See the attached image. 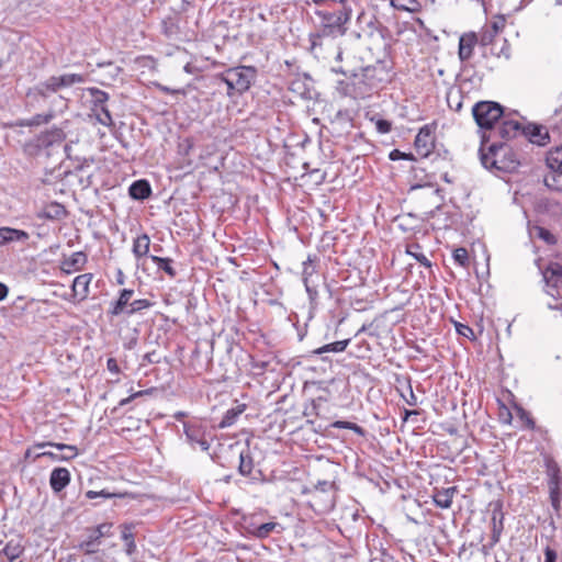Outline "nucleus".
Masks as SVG:
<instances>
[{
  "label": "nucleus",
  "instance_id": "12",
  "mask_svg": "<svg viewBox=\"0 0 562 562\" xmlns=\"http://www.w3.org/2000/svg\"><path fill=\"white\" fill-rule=\"evenodd\" d=\"M30 238L27 232L12 227H0V247L11 243H25Z\"/></svg>",
  "mask_w": 562,
  "mask_h": 562
},
{
  "label": "nucleus",
  "instance_id": "16",
  "mask_svg": "<svg viewBox=\"0 0 562 562\" xmlns=\"http://www.w3.org/2000/svg\"><path fill=\"white\" fill-rule=\"evenodd\" d=\"M415 148L418 155L427 157L432 150V138L428 128L423 127L415 137Z\"/></svg>",
  "mask_w": 562,
  "mask_h": 562
},
{
  "label": "nucleus",
  "instance_id": "46",
  "mask_svg": "<svg viewBox=\"0 0 562 562\" xmlns=\"http://www.w3.org/2000/svg\"><path fill=\"white\" fill-rule=\"evenodd\" d=\"M100 113L97 114V120L104 126L113 125L112 115L106 106L99 109Z\"/></svg>",
  "mask_w": 562,
  "mask_h": 562
},
{
  "label": "nucleus",
  "instance_id": "33",
  "mask_svg": "<svg viewBox=\"0 0 562 562\" xmlns=\"http://www.w3.org/2000/svg\"><path fill=\"white\" fill-rule=\"evenodd\" d=\"M150 259L153 262H155L158 267V269L165 271L169 277L175 278L177 274V271L172 267V259L170 258H162L155 255L150 256Z\"/></svg>",
  "mask_w": 562,
  "mask_h": 562
},
{
  "label": "nucleus",
  "instance_id": "43",
  "mask_svg": "<svg viewBox=\"0 0 562 562\" xmlns=\"http://www.w3.org/2000/svg\"><path fill=\"white\" fill-rule=\"evenodd\" d=\"M86 496L90 499H93V498H97V497H103V498H113V497H125L126 494H121V493H112V492H109L108 490H102L100 492H95V491H88L86 493Z\"/></svg>",
  "mask_w": 562,
  "mask_h": 562
},
{
  "label": "nucleus",
  "instance_id": "39",
  "mask_svg": "<svg viewBox=\"0 0 562 562\" xmlns=\"http://www.w3.org/2000/svg\"><path fill=\"white\" fill-rule=\"evenodd\" d=\"M53 119V114H36L21 122V126H40L48 123Z\"/></svg>",
  "mask_w": 562,
  "mask_h": 562
},
{
  "label": "nucleus",
  "instance_id": "63",
  "mask_svg": "<svg viewBox=\"0 0 562 562\" xmlns=\"http://www.w3.org/2000/svg\"><path fill=\"white\" fill-rule=\"evenodd\" d=\"M140 395H143V392H142V391L136 392L135 394H133V395H131V396H128V397H126V398H123V400L120 402V406H124V405L128 404L133 398L138 397V396H140Z\"/></svg>",
  "mask_w": 562,
  "mask_h": 562
},
{
  "label": "nucleus",
  "instance_id": "55",
  "mask_svg": "<svg viewBox=\"0 0 562 562\" xmlns=\"http://www.w3.org/2000/svg\"><path fill=\"white\" fill-rule=\"evenodd\" d=\"M157 88L164 92V93H170V94H184V90L183 89H172V88H169L167 86H164V85H160L158 83L157 85Z\"/></svg>",
  "mask_w": 562,
  "mask_h": 562
},
{
  "label": "nucleus",
  "instance_id": "45",
  "mask_svg": "<svg viewBox=\"0 0 562 562\" xmlns=\"http://www.w3.org/2000/svg\"><path fill=\"white\" fill-rule=\"evenodd\" d=\"M151 304L148 300H145V299H139V300H135L133 301L131 304H130V308L127 310V314L128 315H132L136 312H139L142 310H145L147 307H149Z\"/></svg>",
  "mask_w": 562,
  "mask_h": 562
},
{
  "label": "nucleus",
  "instance_id": "27",
  "mask_svg": "<svg viewBox=\"0 0 562 562\" xmlns=\"http://www.w3.org/2000/svg\"><path fill=\"white\" fill-rule=\"evenodd\" d=\"M543 182L548 189L562 192V171H550L544 176Z\"/></svg>",
  "mask_w": 562,
  "mask_h": 562
},
{
  "label": "nucleus",
  "instance_id": "29",
  "mask_svg": "<svg viewBox=\"0 0 562 562\" xmlns=\"http://www.w3.org/2000/svg\"><path fill=\"white\" fill-rule=\"evenodd\" d=\"M57 77L61 89L83 83L86 81V76L81 74H63L58 75Z\"/></svg>",
  "mask_w": 562,
  "mask_h": 562
},
{
  "label": "nucleus",
  "instance_id": "58",
  "mask_svg": "<svg viewBox=\"0 0 562 562\" xmlns=\"http://www.w3.org/2000/svg\"><path fill=\"white\" fill-rule=\"evenodd\" d=\"M110 527H111L110 525H105V524L98 526L93 536L100 541V538L103 537L104 535H106Z\"/></svg>",
  "mask_w": 562,
  "mask_h": 562
},
{
  "label": "nucleus",
  "instance_id": "21",
  "mask_svg": "<svg viewBox=\"0 0 562 562\" xmlns=\"http://www.w3.org/2000/svg\"><path fill=\"white\" fill-rule=\"evenodd\" d=\"M277 529H282L278 522H265L260 526L247 528V532L257 539H265Z\"/></svg>",
  "mask_w": 562,
  "mask_h": 562
},
{
  "label": "nucleus",
  "instance_id": "25",
  "mask_svg": "<svg viewBox=\"0 0 562 562\" xmlns=\"http://www.w3.org/2000/svg\"><path fill=\"white\" fill-rule=\"evenodd\" d=\"M150 239L147 234L138 236L133 244V254L136 258L144 257L148 254Z\"/></svg>",
  "mask_w": 562,
  "mask_h": 562
},
{
  "label": "nucleus",
  "instance_id": "2",
  "mask_svg": "<svg viewBox=\"0 0 562 562\" xmlns=\"http://www.w3.org/2000/svg\"><path fill=\"white\" fill-rule=\"evenodd\" d=\"M331 70L346 77V80L337 81L336 89L341 95L352 94V87L356 88L359 86L360 93L364 92V90L361 88V85H364L369 89L375 87V85L371 81L375 69L371 66L360 68L359 72L355 69H348L341 66L333 67Z\"/></svg>",
  "mask_w": 562,
  "mask_h": 562
},
{
  "label": "nucleus",
  "instance_id": "9",
  "mask_svg": "<svg viewBox=\"0 0 562 562\" xmlns=\"http://www.w3.org/2000/svg\"><path fill=\"white\" fill-rule=\"evenodd\" d=\"M184 434L191 446L198 445L202 451L210 449V442L205 439V432L201 426L184 425Z\"/></svg>",
  "mask_w": 562,
  "mask_h": 562
},
{
  "label": "nucleus",
  "instance_id": "3",
  "mask_svg": "<svg viewBox=\"0 0 562 562\" xmlns=\"http://www.w3.org/2000/svg\"><path fill=\"white\" fill-rule=\"evenodd\" d=\"M315 13L322 16V33L326 36L342 35L346 32V23L351 18V9L342 4V8L338 11L328 12L317 10Z\"/></svg>",
  "mask_w": 562,
  "mask_h": 562
},
{
  "label": "nucleus",
  "instance_id": "34",
  "mask_svg": "<svg viewBox=\"0 0 562 562\" xmlns=\"http://www.w3.org/2000/svg\"><path fill=\"white\" fill-rule=\"evenodd\" d=\"M350 339L338 340L314 350V353L322 355L324 352H342L349 345Z\"/></svg>",
  "mask_w": 562,
  "mask_h": 562
},
{
  "label": "nucleus",
  "instance_id": "26",
  "mask_svg": "<svg viewBox=\"0 0 562 562\" xmlns=\"http://www.w3.org/2000/svg\"><path fill=\"white\" fill-rule=\"evenodd\" d=\"M14 52V43L0 33V67L7 63Z\"/></svg>",
  "mask_w": 562,
  "mask_h": 562
},
{
  "label": "nucleus",
  "instance_id": "13",
  "mask_svg": "<svg viewBox=\"0 0 562 562\" xmlns=\"http://www.w3.org/2000/svg\"><path fill=\"white\" fill-rule=\"evenodd\" d=\"M458 493L457 486H449L446 488H435L432 499L437 507L448 509L451 507L452 499Z\"/></svg>",
  "mask_w": 562,
  "mask_h": 562
},
{
  "label": "nucleus",
  "instance_id": "8",
  "mask_svg": "<svg viewBox=\"0 0 562 562\" xmlns=\"http://www.w3.org/2000/svg\"><path fill=\"white\" fill-rule=\"evenodd\" d=\"M54 447L58 450H69V453L58 454L52 451H43L35 456V458L47 457L55 461L61 460H70L74 459L78 454V449L75 446L65 445V443H56V442H42L38 443V447Z\"/></svg>",
  "mask_w": 562,
  "mask_h": 562
},
{
  "label": "nucleus",
  "instance_id": "62",
  "mask_svg": "<svg viewBox=\"0 0 562 562\" xmlns=\"http://www.w3.org/2000/svg\"><path fill=\"white\" fill-rule=\"evenodd\" d=\"M501 535H502V532H501V531H498V530H492V537H491L492 542H491V547L495 546V544L499 541V539H501Z\"/></svg>",
  "mask_w": 562,
  "mask_h": 562
},
{
  "label": "nucleus",
  "instance_id": "61",
  "mask_svg": "<svg viewBox=\"0 0 562 562\" xmlns=\"http://www.w3.org/2000/svg\"><path fill=\"white\" fill-rule=\"evenodd\" d=\"M42 448L43 447H38V443L34 445L32 448L27 449V451L25 453V457L26 458H33L34 460H36L37 458H35V456L40 453L36 450L42 449Z\"/></svg>",
  "mask_w": 562,
  "mask_h": 562
},
{
  "label": "nucleus",
  "instance_id": "30",
  "mask_svg": "<svg viewBox=\"0 0 562 562\" xmlns=\"http://www.w3.org/2000/svg\"><path fill=\"white\" fill-rule=\"evenodd\" d=\"M391 5L397 10L407 12H418L422 9V4L418 0H391Z\"/></svg>",
  "mask_w": 562,
  "mask_h": 562
},
{
  "label": "nucleus",
  "instance_id": "19",
  "mask_svg": "<svg viewBox=\"0 0 562 562\" xmlns=\"http://www.w3.org/2000/svg\"><path fill=\"white\" fill-rule=\"evenodd\" d=\"M60 89L57 76H52L35 87L36 93L43 98H48L52 93H56Z\"/></svg>",
  "mask_w": 562,
  "mask_h": 562
},
{
  "label": "nucleus",
  "instance_id": "1",
  "mask_svg": "<svg viewBox=\"0 0 562 562\" xmlns=\"http://www.w3.org/2000/svg\"><path fill=\"white\" fill-rule=\"evenodd\" d=\"M480 160L484 168L503 172H514L519 167L517 154L505 143L491 144L485 151L484 140H482Z\"/></svg>",
  "mask_w": 562,
  "mask_h": 562
},
{
  "label": "nucleus",
  "instance_id": "10",
  "mask_svg": "<svg viewBox=\"0 0 562 562\" xmlns=\"http://www.w3.org/2000/svg\"><path fill=\"white\" fill-rule=\"evenodd\" d=\"M23 539L15 537L10 539L0 550V557L3 555L9 562H15L24 553Z\"/></svg>",
  "mask_w": 562,
  "mask_h": 562
},
{
  "label": "nucleus",
  "instance_id": "44",
  "mask_svg": "<svg viewBox=\"0 0 562 562\" xmlns=\"http://www.w3.org/2000/svg\"><path fill=\"white\" fill-rule=\"evenodd\" d=\"M218 79L227 86V95H232L233 92L237 93V86H235V81L229 74V71H225L218 76Z\"/></svg>",
  "mask_w": 562,
  "mask_h": 562
},
{
  "label": "nucleus",
  "instance_id": "31",
  "mask_svg": "<svg viewBox=\"0 0 562 562\" xmlns=\"http://www.w3.org/2000/svg\"><path fill=\"white\" fill-rule=\"evenodd\" d=\"M88 92L92 97L93 111L106 106L105 103L109 100V94L105 91L98 88H88Z\"/></svg>",
  "mask_w": 562,
  "mask_h": 562
},
{
  "label": "nucleus",
  "instance_id": "24",
  "mask_svg": "<svg viewBox=\"0 0 562 562\" xmlns=\"http://www.w3.org/2000/svg\"><path fill=\"white\" fill-rule=\"evenodd\" d=\"M546 161L550 171H562V147L548 151Z\"/></svg>",
  "mask_w": 562,
  "mask_h": 562
},
{
  "label": "nucleus",
  "instance_id": "53",
  "mask_svg": "<svg viewBox=\"0 0 562 562\" xmlns=\"http://www.w3.org/2000/svg\"><path fill=\"white\" fill-rule=\"evenodd\" d=\"M162 25H164V33L167 36L172 37L173 35L177 34L178 30L171 21H164Z\"/></svg>",
  "mask_w": 562,
  "mask_h": 562
},
{
  "label": "nucleus",
  "instance_id": "51",
  "mask_svg": "<svg viewBox=\"0 0 562 562\" xmlns=\"http://www.w3.org/2000/svg\"><path fill=\"white\" fill-rule=\"evenodd\" d=\"M376 131L381 134H386L391 131L392 124L387 120H378L375 122Z\"/></svg>",
  "mask_w": 562,
  "mask_h": 562
},
{
  "label": "nucleus",
  "instance_id": "36",
  "mask_svg": "<svg viewBox=\"0 0 562 562\" xmlns=\"http://www.w3.org/2000/svg\"><path fill=\"white\" fill-rule=\"evenodd\" d=\"M549 490H550V499H551V504H552V506L558 510L559 505H560V498H561V493H560V488H559V477H558V475H553V476L550 479V482H549Z\"/></svg>",
  "mask_w": 562,
  "mask_h": 562
},
{
  "label": "nucleus",
  "instance_id": "60",
  "mask_svg": "<svg viewBox=\"0 0 562 562\" xmlns=\"http://www.w3.org/2000/svg\"><path fill=\"white\" fill-rule=\"evenodd\" d=\"M303 86L304 85L301 81H293L291 83V90L294 92H299L302 97H305L306 90L305 89L302 90Z\"/></svg>",
  "mask_w": 562,
  "mask_h": 562
},
{
  "label": "nucleus",
  "instance_id": "11",
  "mask_svg": "<svg viewBox=\"0 0 562 562\" xmlns=\"http://www.w3.org/2000/svg\"><path fill=\"white\" fill-rule=\"evenodd\" d=\"M522 135L537 145H546L550 138L547 128L538 124H528L524 126Z\"/></svg>",
  "mask_w": 562,
  "mask_h": 562
},
{
  "label": "nucleus",
  "instance_id": "14",
  "mask_svg": "<svg viewBox=\"0 0 562 562\" xmlns=\"http://www.w3.org/2000/svg\"><path fill=\"white\" fill-rule=\"evenodd\" d=\"M476 43L477 37L473 32L460 36L458 55L461 61H467L472 57Z\"/></svg>",
  "mask_w": 562,
  "mask_h": 562
},
{
  "label": "nucleus",
  "instance_id": "20",
  "mask_svg": "<svg viewBox=\"0 0 562 562\" xmlns=\"http://www.w3.org/2000/svg\"><path fill=\"white\" fill-rule=\"evenodd\" d=\"M91 280V273H85L76 277L72 282V291L75 295L79 296L80 299H86L87 295L89 294V284Z\"/></svg>",
  "mask_w": 562,
  "mask_h": 562
},
{
  "label": "nucleus",
  "instance_id": "57",
  "mask_svg": "<svg viewBox=\"0 0 562 562\" xmlns=\"http://www.w3.org/2000/svg\"><path fill=\"white\" fill-rule=\"evenodd\" d=\"M106 368L110 372L117 374L120 372L119 364L114 358H109L106 361Z\"/></svg>",
  "mask_w": 562,
  "mask_h": 562
},
{
  "label": "nucleus",
  "instance_id": "17",
  "mask_svg": "<svg viewBox=\"0 0 562 562\" xmlns=\"http://www.w3.org/2000/svg\"><path fill=\"white\" fill-rule=\"evenodd\" d=\"M86 262V254L82 251H77L61 262V269L66 273H72L75 271L81 270Z\"/></svg>",
  "mask_w": 562,
  "mask_h": 562
},
{
  "label": "nucleus",
  "instance_id": "42",
  "mask_svg": "<svg viewBox=\"0 0 562 562\" xmlns=\"http://www.w3.org/2000/svg\"><path fill=\"white\" fill-rule=\"evenodd\" d=\"M333 427L335 428H345V429H350L352 431H355L356 434L360 435V436H363L364 435V429L355 424V423H351V422H346V420H337L333 424Z\"/></svg>",
  "mask_w": 562,
  "mask_h": 562
},
{
  "label": "nucleus",
  "instance_id": "50",
  "mask_svg": "<svg viewBox=\"0 0 562 562\" xmlns=\"http://www.w3.org/2000/svg\"><path fill=\"white\" fill-rule=\"evenodd\" d=\"M389 158L391 160H400V159H404V160H413V155L412 154H405V153H402L401 150L398 149H393L390 155H389Z\"/></svg>",
  "mask_w": 562,
  "mask_h": 562
},
{
  "label": "nucleus",
  "instance_id": "49",
  "mask_svg": "<svg viewBox=\"0 0 562 562\" xmlns=\"http://www.w3.org/2000/svg\"><path fill=\"white\" fill-rule=\"evenodd\" d=\"M456 330L459 335H461L463 337H467V338L474 337L473 329L471 327H469L468 325H464L461 323H456Z\"/></svg>",
  "mask_w": 562,
  "mask_h": 562
},
{
  "label": "nucleus",
  "instance_id": "47",
  "mask_svg": "<svg viewBox=\"0 0 562 562\" xmlns=\"http://www.w3.org/2000/svg\"><path fill=\"white\" fill-rule=\"evenodd\" d=\"M453 259L460 265V266H467L469 261V255L465 248H457L453 251Z\"/></svg>",
  "mask_w": 562,
  "mask_h": 562
},
{
  "label": "nucleus",
  "instance_id": "37",
  "mask_svg": "<svg viewBox=\"0 0 562 562\" xmlns=\"http://www.w3.org/2000/svg\"><path fill=\"white\" fill-rule=\"evenodd\" d=\"M420 246L418 244H411L407 246L406 252L414 257L419 263L425 267H430L431 263L429 259L420 251Z\"/></svg>",
  "mask_w": 562,
  "mask_h": 562
},
{
  "label": "nucleus",
  "instance_id": "28",
  "mask_svg": "<svg viewBox=\"0 0 562 562\" xmlns=\"http://www.w3.org/2000/svg\"><path fill=\"white\" fill-rule=\"evenodd\" d=\"M133 293L134 291L130 289L122 290L119 300L114 303L113 308L111 310V314L115 316L120 315L127 306Z\"/></svg>",
  "mask_w": 562,
  "mask_h": 562
},
{
  "label": "nucleus",
  "instance_id": "22",
  "mask_svg": "<svg viewBox=\"0 0 562 562\" xmlns=\"http://www.w3.org/2000/svg\"><path fill=\"white\" fill-rule=\"evenodd\" d=\"M254 470V459L249 448L243 449L239 453L238 472L244 476L251 474Z\"/></svg>",
  "mask_w": 562,
  "mask_h": 562
},
{
  "label": "nucleus",
  "instance_id": "4",
  "mask_svg": "<svg viewBox=\"0 0 562 562\" xmlns=\"http://www.w3.org/2000/svg\"><path fill=\"white\" fill-rule=\"evenodd\" d=\"M474 121L481 128L490 130L503 115V106L494 101H480L472 108Z\"/></svg>",
  "mask_w": 562,
  "mask_h": 562
},
{
  "label": "nucleus",
  "instance_id": "32",
  "mask_svg": "<svg viewBox=\"0 0 562 562\" xmlns=\"http://www.w3.org/2000/svg\"><path fill=\"white\" fill-rule=\"evenodd\" d=\"M67 211L60 203L54 202L47 205L44 210V216L50 220H59L66 216Z\"/></svg>",
  "mask_w": 562,
  "mask_h": 562
},
{
  "label": "nucleus",
  "instance_id": "18",
  "mask_svg": "<svg viewBox=\"0 0 562 562\" xmlns=\"http://www.w3.org/2000/svg\"><path fill=\"white\" fill-rule=\"evenodd\" d=\"M128 193L134 200H145L151 194V188L147 180L140 179L130 186Z\"/></svg>",
  "mask_w": 562,
  "mask_h": 562
},
{
  "label": "nucleus",
  "instance_id": "23",
  "mask_svg": "<svg viewBox=\"0 0 562 562\" xmlns=\"http://www.w3.org/2000/svg\"><path fill=\"white\" fill-rule=\"evenodd\" d=\"M524 126L517 121H504L502 126L498 128V134L502 138L515 137L520 131L522 132Z\"/></svg>",
  "mask_w": 562,
  "mask_h": 562
},
{
  "label": "nucleus",
  "instance_id": "64",
  "mask_svg": "<svg viewBox=\"0 0 562 562\" xmlns=\"http://www.w3.org/2000/svg\"><path fill=\"white\" fill-rule=\"evenodd\" d=\"M493 37H494L493 33H485L482 35L481 42L483 45H487L492 42Z\"/></svg>",
  "mask_w": 562,
  "mask_h": 562
},
{
  "label": "nucleus",
  "instance_id": "59",
  "mask_svg": "<svg viewBox=\"0 0 562 562\" xmlns=\"http://www.w3.org/2000/svg\"><path fill=\"white\" fill-rule=\"evenodd\" d=\"M318 7H330L334 3H344V0H312Z\"/></svg>",
  "mask_w": 562,
  "mask_h": 562
},
{
  "label": "nucleus",
  "instance_id": "7",
  "mask_svg": "<svg viewBox=\"0 0 562 562\" xmlns=\"http://www.w3.org/2000/svg\"><path fill=\"white\" fill-rule=\"evenodd\" d=\"M314 259L312 256L307 257V260L303 262V282L306 289V292L312 301H314L317 296V282L315 279H318L316 273V268L314 266Z\"/></svg>",
  "mask_w": 562,
  "mask_h": 562
},
{
  "label": "nucleus",
  "instance_id": "54",
  "mask_svg": "<svg viewBox=\"0 0 562 562\" xmlns=\"http://www.w3.org/2000/svg\"><path fill=\"white\" fill-rule=\"evenodd\" d=\"M519 417L526 424V426L528 428H530V429L535 428V422L526 411L519 409Z\"/></svg>",
  "mask_w": 562,
  "mask_h": 562
},
{
  "label": "nucleus",
  "instance_id": "48",
  "mask_svg": "<svg viewBox=\"0 0 562 562\" xmlns=\"http://www.w3.org/2000/svg\"><path fill=\"white\" fill-rule=\"evenodd\" d=\"M503 514L501 510H494L492 516V530H498L503 532Z\"/></svg>",
  "mask_w": 562,
  "mask_h": 562
},
{
  "label": "nucleus",
  "instance_id": "5",
  "mask_svg": "<svg viewBox=\"0 0 562 562\" xmlns=\"http://www.w3.org/2000/svg\"><path fill=\"white\" fill-rule=\"evenodd\" d=\"M232 75L235 86H237V93L243 94L252 85L256 79L257 70L252 66H238L227 69Z\"/></svg>",
  "mask_w": 562,
  "mask_h": 562
},
{
  "label": "nucleus",
  "instance_id": "56",
  "mask_svg": "<svg viewBox=\"0 0 562 562\" xmlns=\"http://www.w3.org/2000/svg\"><path fill=\"white\" fill-rule=\"evenodd\" d=\"M557 561V552L555 550L547 547L544 550V562H555Z\"/></svg>",
  "mask_w": 562,
  "mask_h": 562
},
{
  "label": "nucleus",
  "instance_id": "52",
  "mask_svg": "<svg viewBox=\"0 0 562 562\" xmlns=\"http://www.w3.org/2000/svg\"><path fill=\"white\" fill-rule=\"evenodd\" d=\"M538 236L548 244H554L555 237L546 228L538 227Z\"/></svg>",
  "mask_w": 562,
  "mask_h": 562
},
{
  "label": "nucleus",
  "instance_id": "38",
  "mask_svg": "<svg viewBox=\"0 0 562 562\" xmlns=\"http://www.w3.org/2000/svg\"><path fill=\"white\" fill-rule=\"evenodd\" d=\"M64 138L65 133L61 128H53L43 136L42 143L46 146H50L55 143H60Z\"/></svg>",
  "mask_w": 562,
  "mask_h": 562
},
{
  "label": "nucleus",
  "instance_id": "40",
  "mask_svg": "<svg viewBox=\"0 0 562 562\" xmlns=\"http://www.w3.org/2000/svg\"><path fill=\"white\" fill-rule=\"evenodd\" d=\"M100 541L91 536L90 539L82 541L79 544V550L86 554H92L99 551Z\"/></svg>",
  "mask_w": 562,
  "mask_h": 562
},
{
  "label": "nucleus",
  "instance_id": "41",
  "mask_svg": "<svg viewBox=\"0 0 562 562\" xmlns=\"http://www.w3.org/2000/svg\"><path fill=\"white\" fill-rule=\"evenodd\" d=\"M122 539L126 544V552L128 554H132L136 549V544L134 541V536L130 530V527L124 526V530L122 531Z\"/></svg>",
  "mask_w": 562,
  "mask_h": 562
},
{
  "label": "nucleus",
  "instance_id": "15",
  "mask_svg": "<svg viewBox=\"0 0 562 562\" xmlns=\"http://www.w3.org/2000/svg\"><path fill=\"white\" fill-rule=\"evenodd\" d=\"M70 482V473L66 468H55L49 476V485L55 493L63 491Z\"/></svg>",
  "mask_w": 562,
  "mask_h": 562
},
{
  "label": "nucleus",
  "instance_id": "6",
  "mask_svg": "<svg viewBox=\"0 0 562 562\" xmlns=\"http://www.w3.org/2000/svg\"><path fill=\"white\" fill-rule=\"evenodd\" d=\"M543 280L547 283V293L552 297L559 296V286H562V267L559 263H551L543 271Z\"/></svg>",
  "mask_w": 562,
  "mask_h": 562
},
{
  "label": "nucleus",
  "instance_id": "35",
  "mask_svg": "<svg viewBox=\"0 0 562 562\" xmlns=\"http://www.w3.org/2000/svg\"><path fill=\"white\" fill-rule=\"evenodd\" d=\"M244 408L245 406L241 405L237 406L236 408L228 409L218 425L220 428H226L232 426L236 422L237 417L244 412Z\"/></svg>",
  "mask_w": 562,
  "mask_h": 562
}]
</instances>
